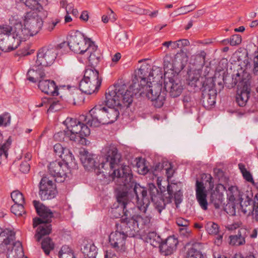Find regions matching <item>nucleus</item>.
Returning a JSON list of instances; mask_svg holds the SVG:
<instances>
[{"label": "nucleus", "mask_w": 258, "mask_h": 258, "mask_svg": "<svg viewBox=\"0 0 258 258\" xmlns=\"http://www.w3.org/2000/svg\"><path fill=\"white\" fill-rule=\"evenodd\" d=\"M104 152L106 158V162L101 164L102 168L104 169L106 165H108L110 171H99L98 168L99 163L96 161L95 155L89 153L85 149L80 150L79 153L81 161L84 168L88 170H94L97 175L101 173L105 178L108 176L109 181H113L115 178L120 179L124 185H126L128 181L132 178L130 167L126 165L122 164L119 168L120 163L121 161V155L118 152L117 147L113 144L105 146Z\"/></svg>", "instance_id": "obj_1"}, {"label": "nucleus", "mask_w": 258, "mask_h": 258, "mask_svg": "<svg viewBox=\"0 0 258 258\" xmlns=\"http://www.w3.org/2000/svg\"><path fill=\"white\" fill-rule=\"evenodd\" d=\"M47 16V11L38 13L35 11H30L26 13L22 17L23 24L21 18L17 14L11 16L9 21L13 24H16L22 41H25L40 31L43 24V19Z\"/></svg>", "instance_id": "obj_2"}, {"label": "nucleus", "mask_w": 258, "mask_h": 258, "mask_svg": "<svg viewBox=\"0 0 258 258\" xmlns=\"http://www.w3.org/2000/svg\"><path fill=\"white\" fill-rule=\"evenodd\" d=\"M138 89L132 87V84L128 88L125 84L118 83L110 86L105 93V103L106 105L116 106L120 109L127 108L133 102L134 95L141 96Z\"/></svg>", "instance_id": "obj_3"}, {"label": "nucleus", "mask_w": 258, "mask_h": 258, "mask_svg": "<svg viewBox=\"0 0 258 258\" xmlns=\"http://www.w3.org/2000/svg\"><path fill=\"white\" fill-rule=\"evenodd\" d=\"M115 107L97 105L90 110L89 116L82 115L80 119H84L87 124L92 127H98L102 124L113 123L117 120L119 115L118 110Z\"/></svg>", "instance_id": "obj_4"}, {"label": "nucleus", "mask_w": 258, "mask_h": 258, "mask_svg": "<svg viewBox=\"0 0 258 258\" xmlns=\"http://www.w3.org/2000/svg\"><path fill=\"white\" fill-rule=\"evenodd\" d=\"M15 233L10 229H5L0 233V252L7 250V258H22L24 256L21 242H14Z\"/></svg>", "instance_id": "obj_5"}, {"label": "nucleus", "mask_w": 258, "mask_h": 258, "mask_svg": "<svg viewBox=\"0 0 258 258\" xmlns=\"http://www.w3.org/2000/svg\"><path fill=\"white\" fill-rule=\"evenodd\" d=\"M0 25V49L4 52L12 51L22 42L16 24Z\"/></svg>", "instance_id": "obj_6"}, {"label": "nucleus", "mask_w": 258, "mask_h": 258, "mask_svg": "<svg viewBox=\"0 0 258 258\" xmlns=\"http://www.w3.org/2000/svg\"><path fill=\"white\" fill-rule=\"evenodd\" d=\"M67 130L57 133V135H64L70 140L79 142L90 134V130L88 126L76 118L67 117L63 121Z\"/></svg>", "instance_id": "obj_7"}, {"label": "nucleus", "mask_w": 258, "mask_h": 258, "mask_svg": "<svg viewBox=\"0 0 258 258\" xmlns=\"http://www.w3.org/2000/svg\"><path fill=\"white\" fill-rule=\"evenodd\" d=\"M164 88L172 97H177L182 93L183 87L178 75L173 71H168L164 75Z\"/></svg>", "instance_id": "obj_8"}, {"label": "nucleus", "mask_w": 258, "mask_h": 258, "mask_svg": "<svg viewBox=\"0 0 258 258\" xmlns=\"http://www.w3.org/2000/svg\"><path fill=\"white\" fill-rule=\"evenodd\" d=\"M188 61V56L186 52L181 49L175 55L166 54L164 57V66L170 68L169 71L176 73L184 69Z\"/></svg>", "instance_id": "obj_9"}, {"label": "nucleus", "mask_w": 258, "mask_h": 258, "mask_svg": "<svg viewBox=\"0 0 258 258\" xmlns=\"http://www.w3.org/2000/svg\"><path fill=\"white\" fill-rule=\"evenodd\" d=\"M151 71V66L147 63L143 64L140 68L136 72L134 78L133 80L132 87H135L138 89L140 94H143L144 90H147L150 85L151 81H148V75Z\"/></svg>", "instance_id": "obj_10"}, {"label": "nucleus", "mask_w": 258, "mask_h": 258, "mask_svg": "<svg viewBox=\"0 0 258 258\" xmlns=\"http://www.w3.org/2000/svg\"><path fill=\"white\" fill-rule=\"evenodd\" d=\"M92 41L87 38L84 35L79 31L72 33L70 36L68 45L70 48L77 53L83 54L87 49V47Z\"/></svg>", "instance_id": "obj_11"}, {"label": "nucleus", "mask_w": 258, "mask_h": 258, "mask_svg": "<svg viewBox=\"0 0 258 258\" xmlns=\"http://www.w3.org/2000/svg\"><path fill=\"white\" fill-rule=\"evenodd\" d=\"M57 54V49L55 47H43L38 50L35 62L43 68L51 66L54 62Z\"/></svg>", "instance_id": "obj_12"}, {"label": "nucleus", "mask_w": 258, "mask_h": 258, "mask_svg": "<svg viewBox=\"0 0 258 258\" xmlns=\"http://www.w3.org/2000/svg\"><path fill=\"white\" fill-rule=\"evenodd\" d=\"M149 84L150 86L147 90H144L143 95L146 94V96L149 99L152 101H155V105L156 107H161L165 100V93L164 91H162V84L160 83H156L153 85L152 83H149Z\"/></svg>", "instance_id": "obj_13"}, {"label": "nucleus", "mask_w": 258, "mask_h": 258, "mask_svg": "<svg viewBox=\"0 0 258 258\" xmlns=\"http://www.w3.org/2000/svg\"><path fill=\"white\" fill-rule=\"evenodd\" d=\"M57 194L55 184L48 177H43L39 183V195L44 200L54 198Z\"/></svg>", "instance_id": "obj_14"}, {"label": "nucleus", "mask_w": 258, "mask_h": 258, "mask_svg": "<svg viewBox=\"0 0 258 258\" xmlns=\"http://www.w3.org/2000/svg\"><path fill=\"white\" fill-rule=\"evenodd\" d=\"M76 169L71 168L66 162L62 163L57 161L51 162L48 166L50 173L54 177L60 178V181H62L65 179L67 174L71 170Z\"/></svg>", "instance_id": "obj_15"}, {"label": "nucleus", "mask_w": 258, "mask_h": 258, "mask_svg": "<svg viewBox=\"0 0 258 258\" xmlns=\"http://www.w3.org/2000/svg\"><path fill=\"white\" fill-rule=\"evenodd\" d=\"M118 228L127 237H135L136 235H140V229L138 225H136L132 217H127L126 213L121 218V223Z\"/></svg>", "instance_id": "obj_16"}, {"label": "nucleus", "mask_w": 258, "mask_h": 258, "mask_svg": "<svg viewBox=\"0 0 258 258\" xmlns=\"http://www.w3.org/2000/svg\"><path fill=\"white\" fill-rule=\"evenodd\" d=\"M117 229L115 231L110 233L109 236V242L111 246L116 250L124 251L125 250V239L127 237L118 228V225L116 224Z\"/></svg>", "instance_id": "obj_17"}, {"label": "nucleus", "mask_w": 258, "mask_h": 258, "mask_svg": "<svg viewBox=\"0 0 258 258\" xmlns=\"http://www.w3.org/2000/svg\"><path fill=\"white\" fill-rule=\"evenodd\" d=\"M55 154L60 157L72 168H78V165L75 159L69 149L64 148L60 144H56L53 146Z\"/></svg>", "instance_id": "obj_18"}, {"label": "nucleus", "mask_w": 258, "mask_h": 258, "mask_svg": "<svg viewBox=\"0 0 258 258\" xmlns=\"http://www.w3.org/2000/svg\"><path fill=\"white\" fill-rule=\"evenodd\" d=\"M234 83L237 86V91L236 100L240 106H244L248 100L250 91L248 90V85L246 82L243 81L238 82L237 78L235 79Z\"/></svg>", "instance_id": "obj_19"}, {"label": "nucleus", "mask_w": 258, "mask_h": 258, "mask_svg": "<svg viewBox=\"0 0 258 258\" xmlns=\"http://www.w3.org/2000/svg\"><path fill=\"white\" fill-rule=\"evenodd\" d=\"M185 247L187 248L185 258H207L206 254L201 251L203 248L202 243L191 240L186 244Z\"/></svg>", "instance_id": "obj_20"}, {"label": "nucleus", "mask_w": 258, "mask_h": 258, "mask_svg": "<svg viewBox=\"0 0 258 258\" xmlns=\"http://www.w3.org/2000/svg\"><path fill=\"white\" fill-rule=\"evenodd\" d=\"M134 191L136 195L139 210H146L149 204V198L146 188L136 185Z\"/></svg>", "instance_id": "obj_21"}, {"label": "nucleus", "mask_w": 258, "mask_h": 258, "mask_svg": "<svg viewBox=\"0 0 258 258\" xmlns=\"http://www.w3.org/2000/svg\"><path fill=\"white\" fill-rule=\"evenodd\" d=\"M178 240L174 236L168 237L164 241L162 240L159 247L161 251L165 255L173 253L177 248Z\"/></svg>", "instance_id": "obj_22"}, {"label": "nucleus", "mask_w": 258, "mask_h": 258, "mask_svg": "<svg viewBox=\"0 0 258 258\" xmlns=\"http://www.w3.org/2000/svg\"><path fill=\"white\" fill-rule=\"evenodd\" d=\"M146 211H143L140 214L132 217L136 225H138L140 229V233H142L146 228H148L150 224L152 217L150 214L147 213Z\"/></svg>", "instance_id": "obj_23"}, {"label": "nucleus", "mask_w": 258, "mask_h": 258, "mask_svg": "<svg viewBox=\"0 0 258 258\" xmlns=\"http://www.w3.org/2000/svg\"><path fill=\"white\" fill-rule=\"evenodd\" d=\"M87 49L84 51L86 53L88 62L91 66H96L100 59V52L98 46L92 42L88 44Z\"/></svg>", "instance_id": "obj_24"}, {"label": "nucleus", "mask_w": 258, "mask_h": 258, "mask_svg": "<svg viewBox=\"0 0 258 258\" xmlns=\"http://www.w3.org/2000/svg\"><path fill=\"white\" fill-rule=\"evenodd\" d=\"M38 87L42 92L52 96L58 95L57 87L54 81L50 80H39Z\"/></svg>", "instance_id": "obj_25"}, {"label": "nucleus", "mask_w": 258, "mask_h": 258, "mask_svg": "<svg viewBox=\"0 0 258 258\" xmlns=\"http://www.w3.org/2000/svg\"><path fill=\"white\" fill-rule=\"evenodd\" d=\"M116 199V202L113 205L112 209H119L120 210H124L127 207L132 209V206L133 205V203L128 200L127 192H119L117 194Z\"/></svg>", "instance_id": "obj_26"}, {"label": "nucleus", "mask_w": 258, "mask_h": 258, "mask_svg": "<svg viewBox=\"0 0 258 258\" xmlns=\"http://www.w3.org/2000/svg\"><path fill=\"white\" fill-rule=\"evenodd\" d=\"M45 77V74L43 68L38 65L36 62L29 69L27 73V79L32 82H36L41 80Z\"/></svg>", "instance_id": "obj_27"}, {"label": "nucleus", "mask_w": 258, "mask_h": 258, "mask_svg": "<svg viewBox=\"0 0 258 258\" xmlns=\"http://www.w3.org/2000/svg\"><path fill=\"white\" fill-rule=\"evenodd\" d=\"M202 93V103L206 108H210L216 103V93L213 89L205 88Z\"/></svg>", "instance_id": "obj_28"}, {"label": "nucleus", "mask_w": 258, "mask_h": 258, "mask_svg": "<svg viewBox=\"0 0 258 258\" xmlns=\"http://www.w3.org/2000/svg\"><path fill=\"white\" fill-rule=\"evenodd\" d=\"M39 217L33 219V226L35 228L41 224H46L51 222V218L54 217V214L51 211H36Z\"/></svg>", "instance_id": "obj_29"}, {"label": "nucleus", "mask_w": 258, "mask_h": 258, "mask_svg": "<svg viewBox=\"0 0 258 258\" xmlns=\"http://www.w3.org/2000/svg\"><path fill=\"white\" fill-rule=\"evenodd\" d=\"M11 197L14 203L11 207V210H22L27 208L24 196L19 190H15L12 191Z\"/></svg>", "instance_id": "obj_30"}, {"label": "nucleus", "mask_w": 258, "mask_h": 258, "mask_svg": "<svg viewBox=\"0 0 258 258\" xmlns=\"http://www.w3.org/2000/svg\"><path fill=\"white\" fill-rule=\"evenodd\" d=\"M247 235V230L245 228L241 227L238 230L237 234L229 236V244L236 246L243 245L245 243V238Z\"/></svg>", "instance_id": "obj_31"}, {"label": "nucleus", "mask_w": 258, "mask_h": 258, "mask_svg": "<svg viewBox=\"0 0 258 258\" xmlns=\"http://www.w3.org/2000/svg\"><path fill=\"white\" fill-rule=\"evenodd\" d=\"M167 190L169 197H172L174 195V201L176 205V208H179V205L182 201V194L179 188L178 185L176 183L168 184Z\"/></svg>", "instance_id": "obj_32"}, {"label": "nucleus", "mask_w": 258, "mask_h": 258, "mask_svg": "<svg viewBox=\"0 0 258 258\" xmlns=\"http://www.w3.org/2000/svg\"><path fill=\"white\" fill-rule=\"evenodd\" d=\"M228 215V218L233 221L232 224L228 225L226 226V229L229 230H234L238 228H241L242 223L240 221L241 215L240 211H224Z\"/></svg>", "instance_id": "obj_33"}, {"label": "nucleus", "mask_w": 258, "mask_h": 258, "mask_svg": "<svg viewBox=\"0 0 258 258\" xmlns=\"http://www.w3.org/2000/svg\"><path fill=\"white\" fill-rule=\"evenodd\" d=\"M101 84L93 83L90 81H87L82 79L79 84V88L81 91L87 94H92L97 92Z\"/></svg>", "instance_id": "obj_34"}, {"label": "nucleus", "mask_w": 258, "mask_h": 258, "mask_svg": "<svg viewBox=\"0 0 258 258\" xmlns=\"http://www.w3.org/2000/svg\"><path fill=\"white\" fill-rule=\"evenodd\" d=\"M84 80L90 81L93 83L101 84V78L99 77V72L93 67L87 68L85 70Z\"/></svg>", "instance_id": "obj_35"}, {"label": "nucleus", "mask_w": 258, "mask_h": 258, "mask_svg": "<svg viewBox=\"0 0 258 258\" xmlns=\"http://www.w3.org/2000/svg\"><path fill=\"white\" fill-rule=\"evenodd\" d=\"M140 235L146 236V241L155 247L157 246V245L159 246L162 242V239L160 236L157 235L156 232L154 231L147 232L146 230H144L141 233Z\"/></svg>", "instance_id": "obj_36"}, {"label": "nucleus", "mask_w": 258, "mask_h": 258, "mask_svg": "<svg viewBox=\"0 0 258 258\" xmlns=\"http://www.w3.org/2000/svg\"><path fill=\"white\" fill-rule=\"evenodd\" d=\"M81 251L85 256L88 258H96L97 254V249L94 243L87 241L84 243Z\"/></svg>", "instance_id": "obj_37"}, {"label": "nucleus", "mask_w": 258, "mask_h": 258, "mask_svg": "<svg viewBox=\"0 0 258 258\" xmlns=\"http://www.w3.org/2000/svg\"><path fill=\"white\" fill-rule=\"evenodd\" d=\"M239 190L236 186H231L227 190L228 204H231L233 210H235V202L236 198L239 196Z\"/></svg>", "instance_id": "obj_38"}, {"label": "nucleus", "mask_w": 258, "mask_h": 258, "mask_svg": "<svg viewBox=\"0 0 258 258\" xmlns=\"http://www.w3.org/2000/svg\"><path fill=\"white\" fill-rule=\"evenodd\" d=\"M51 225L44 224L42 226H39L35 235V238L37 241H39L42 236L49 235L51 232Z\"/></svg>", "instance_id": "obj_39"}, {"label": "nucleus", "mask_w": 258, "mask_h": 258, "mask_svg": "<svg viewBox=\"0 0 258 258\" xmlns=\"http://www.w3.org/2000/svg\"><path fill=\"white\" fill-rule=\"evenodd\" d=\"M148 187L149 188L147 191L149 192V196L152 201L156 203L158 201V199H159L161 201L163 202L160 197V193L155 184L152 183H150L148 184Z\"/></svg>", "instance_id": "obj_40"}, {"label": "nucleus", "mask_w": 258, "mask_h": 258, "mask_svg": "<svg viewBox=\"0 0 258 258\" xmlns=\"http://www.w3.org/2000/svg\"><path fill=\"white\" fill-rule=\"evenodd\" d=\"M25 4L27 7L32 10L31 11H35L37 13L46 11L37 0H26Z\"/></svg>", "instance_id": "obj_41"}, {"label": "nucleus", "mask_w": 258, "mask_h": 258, "mask_svg": "<svg viewBox=\"0 0 258 258\" xmlns=\"http://www.w3.org/2000/svg\"><path fill=\"white\" fill-rule=\"evenodd\" d=\"M200 77V74L197 71L190 72L188 74V79H187L188 85L194 88L197 87L199 82Z\"/></svg>", "instance_id": "obj_42"}, {"label": "nucleus", "mask_w": 258, "mask_h": 258, "mask_svg": "<svg viewBox=\"0 0 258 258\" xmlns=\"http://www.w3.org/2000/svg\"><path fill=\"white\" fill-rule=\"evenodd\" d=\"M54 243L50 237H46L42 240L41 242V248L45 254L48 255L50 250L54 249Z\"/></svg>", "instance_id": "obj_43"}, {"label": "nucleus", "mask_w": 258, "mask_h": 258, "mask_svg": "<svg viewBox=\"0 0 258 258\" xmlns=\"http://www.w3.org/2000/svg\"><path fill=\"white\" fill-rule=\"evenodd\" d=\"M136 167L138 172L140 174H146L149 170L145 164V160L142 158H136Z\"/></svg>", "instance_id": "obj_44"}, {"label": "nucleus", "mask_w": 258, "mask_h": 258, "mask_svg": "<svg viewBox=\"0 0 258 258\" xmlns=\"http://www.w3.org/2000/svg\"><path fill=\"white\" fill-rule=\"evenodd\" d=\"M60 258H75L73 250L68 245L62 246L59 252Z\"/></svg>", "instance_id": "obj_45"}, {"label": "nucleus", "mask_w": 258, "mask_h": 258, "mask_svg": "<svg viewBox=\"0 0 258 258\" xmlns=\"http://www.w3.org/2000/svg\"><path fill=\"white\" fill-rule=\"evenodd\" d=\"M205 228L209 234L217 235L219 230L218 225L213 222H208L205 225Z\"/></svg>", "instance_id": "obj_46"}, {"label": "nucleus", "mask_w": 258, "mask_h": 258, "mask_svg": "<svg viewBox=\"0 0 258 258\" xmlns=\"http://www.w3.org/2000/svg\"><path fill=\"white\" fill-rule=\"evenodd\" d=\"M238 167L240 169L243 178L247 181L254 183V180L252 178V175L249 171L247 170L245 165L242 163H239L238 164Z\"/></svg>", "instance_id": "obj_47"}, {"label": "nucleus", "mask_w": 258, "mask_h": 258, "mask_svg": "<svg viewBox=\"0 0 258 258\" xmlns=\"http://www.w3.org/2000/svg\"><path fill=\"white\" fill-rule=\"evenodd\" d=\"M162 72L161 69L159 67H154L151 69V71L148 75V79L151 81V77H152V82H154V79L157 78V79L162 78Z\"/></svg>", "instance_id": "obj_48"}, {"label": "nucleus", "mask_w": 258, "mask_h": 258, "mask_svg": "<svg viewBox=\"0 0 258 258\" xmlns=\"http://www.w3.org/2000/svg\"><path fill=\"white\" fill-rule=\"evenodd\" d=\"M195 8L194 7H192V5L184 6L183 7H181L175 11L176 14L174 16H177L179 15L186 14L192 11L193 10H195Z\"/></svg>", "instance_id": "obj_49"}, {"label": "nucleus", "mask_w": 258, "mask_h": 258, "mask_svg": "<svg viewBox=\"0 0 258 258\" xmlns=\"http://www.w3.org/2000/svg\"><path fill=\"white\" fill-rule=\"evenodd\" d=\"M197 199L198 200V201L200 205L201 208L203 210H207V205L208 203L207 201L206 197L207 195H202L199 196H197Z\"/></svg>", "instance_id": "obj_50"}, {"label": "nucleus", "mask_w": 258, "mask_h": 258, "mask_svg": "<svg viewBox=\"0 0 258 258\" xmlns=\"http://www.w3.org/2000/svg\"><path fill=\"white\" fill-rule=\"evenodd\" d=\"M59 22V20H49L47 21L45 24V29L46 31L51 32L54 29L57 23Z\"/></svg>", "instance_id": "obj_51"}, {"label": "nucleus", "mask_w": 258, "mask_h": 258, "mask_svg": "<svg viewBox=\"0 0 258 258\" xmlns=\"http://www.w3.org/2000/svg\"><path fill=\"white\" fill-rule=\"evenodd\" d=\"M242 41V38L240 35L235 34L232 35L229 40V43L232 46L239 45Z\"/></svg>", "instance_id": "obj_52"}, {"label": "nucleus", "mask_w": 258, "mask_h": 258, "mask_svg": "<svg viewBox=\"0 0 258 258\" xmlns=\"http://www.w3.org/2000/svg\"><path fill=\"white\" fill-rule=\"evenodd\" d=\"M116 43L119 44H124L127 40V37L125 33H118L115 37Z\"/></svg>", "instance_id": "obj_53"}, {"label": "nucleus", "mask_w": 258, "mask_h": 258, "mask_svg": "<svg viewBox=\"0 0 258 258\" xmlns=\"http://www.w3.org/2000/svg\"><path fill=\"white\" fill-rule=\"evenodd\" d=\"M204 190L205 187L203 183L197 180L196 182V196L206 194Z\"/></svg>", "instance_id": "obj_54"}, {"label": "nucleus", "mask_w": 258, "mask_h": 258, "mask_svg": "<svg viewBox=\"0 0 258 258\" xmlns=\"http://www.w3.org/2000/svg\"><path fill=\"white\" fill-rule=\"evenodd\" d=\"M153 179H155L156 181V183L158 185V188L160 189L161 193L165 191L166 190V187L164 186H162L161 182L162 181L163 178L161 176H157V175H154L153 177Z\"/></svg>", "instance_id": "obj_55"}, {"label": "nucleus", "mask_w": 258, "mask_h": 258, "mask_svg": "<svg viewBox=\"0 0 258 258\" xmlns=\"http://www.w3.org/2000/svg\"><path fill=\"white\" fill-rule=\"evenodd\" d=\"M67 14L71 13L75 17H77L79 15V12L77 9H74L72 4H69L66 8Z\"/></svg>", "instance_id": "obj_56"}, {"label": "nucleus", "mask_w": 258, "mask_h": 258, "mask_svg": "<svg viewBox=\"0 0 258 258\" xmlns=\"http://www.w3.org/2000/svg\"><path fill=\"white\" fill-rule=\"evenodd\" d=\"M176 223L179 226L187 227L189 225V221L185 219L179 217L176 220Z\"/></svg>", "instance_id": "obj_57"}, {"label": "nucleus", "mask_w": 258, "mask_h": 258, "mask_svg": "<svg viewBox=\"0 0 258 258\" xmlns=\"http://www.w3.org/2000/svg\"><path fill=\"white\" fill-rule=\"evenodd\" d=\"M33 204L35 210H47L45 206L39 201L34 200Z\"/></svg>", "instance_id": "obj_58"}, {"label": "nucleus", "mask_w": 258, "mask_h": 258, "mask_svg": "<svg viewBox=\"0 0 258 258\" xmlns=\"http://www.w3.org/2000/svg\"><path fill=\"white\" fill-rule=\"evenodd\" d=\"M189 41L187 39H181L178 40V48L182 49L184 47L189 46Z\"/></svg>", "instance_id": "obj_59"}, {"label": "nucleus", "mask_w": 258, "mask_h": 258, "mask_svg": "<svg viewBox=\"0 0 258 258\" xmlns=\"http://www.w3.org/2000/svg\"><path fill=\"white\" fill-rule=\"evenodd\" d=\"M30 168V165L27 161L24 162L22 163V164H21L20 166V171L23 173L28 172L29 171Z\"/></svg>", "instance_id": "obj_60"}, {"label": "nucleus", "mask_w": 258, "mask_h": 258, "mask_svg": "<svg viewBox=\"0 0 258 258\" xmlns=\"http://www.w3.org/2000/svg\"><path fill=\"white\" fill-rule=\"evenodd\" d=\"M0 116L1 117H2V119H3L5 126L7 125L8 124L10 123L11 116L9 113H4L3 115H1Z\"/></svg>", "instance_id": "obj_61"}, {"label": "nucleus", "mask_w": 258, "mask_h": 258, "mask_svg": "<svg viewBox=\"0 0 258 258\" xmlns=\"http://www.w3.org/2000/svg\"><path fill=\"white\" fill-rule=\"evenodd\" d=\"M253 73L255 75H258V54L253 58Z\"/></svg>", "instance_id": "obj_62"}, {"label": "nucleus", "mask_w": 258, "mask_h": 258, "mask_svg": "<svg viewBox=\"0 0 258 258\" xmlns=\"http://www.w3.org/2000/svg\"><path fill=\"white\" fill-rule=\"evenodd\" d=\"M68 89H72V91L73 92V96H72L73 100H74V104H76L77 103V102L78 101V99H79V96L77 93H75L74 91H77V89L75 87H72L69 86H68L67 87Z\"/></svg>", "instance_id": "obj_63"}, {"label": "nucleus", "mask_w": 258, "mask_h": 258, "mask_svg": "<svg viewBox=\"0 0 258 258\" xmlns=\"http://www.w3.org/2000/svg\"><path fill=\"white\" fill-rule=\"evenodd\" d=\"M121 212V214L120 213H117V211H112L113 216L115 218H120V221H121V218L122 217V216L124 215V213H126L127 215V213L128 211H120Z\"/></svg>", "instance_id": "obj_64"}]
</instances>
